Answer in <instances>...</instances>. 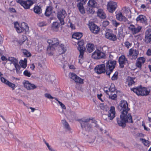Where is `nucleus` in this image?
Masks as SVG:
<instances>
[{"mask_svg":"<svg viewBox=\"0 0 151 151\" xmlns=\"http://www.w3.org/2000/svg\"><path fill=\"white\" fill-rule=\"evenodd\" d=\"M118 109L121 111L120 118L116 119L118 124L122 127H124L127 122H133L132 117L130 114L128 113L130 109L128 107V104L125 100H122L118 107Z\"/></svg>","mask_w":151,"mask_h":151,"instance_id":"f257e3e1","label":"nucleus"},{"mask_svg":"<svg viewBox=\"0 0 151 151\" xmlns=\"http://www.w3.org/2000/svg\"><path fill=\"white\" fill-rule=\"evenodd\" d=\"M79 121L82 128L87 131H90L94 127H98L97 122L95 120L90 118H83L80 119Z\"/></svg>","mask_w":151,"mask_h":151,"instance_id":"f03ea898","label":"nucleus"},{"mask_svg":"<svg viewBox=\"0 0 151 151\" xmlns=\"http://www.w3.org/2000/svg\"><path fill=\"white\" fill-rule=\"evenodd\" d=\"M131 89V91H133L138 96H147L150 93L149 90H147L145 87H142L141 86L133 88H132Z\"/></svg>","mask_w":151,"mask_h":151,"instance_id":"7ed1b4c3","label":"nucleus"},{"mask_svg":"<svg viewBox=\"0 0 151 151\" xmlns=\"http://www.w3.org/2000/svg\"><path fill=\"white\" fill-rule=\"evenodd\" d=\"M84 42L83 41L81 40L78 41V49L80 52V55L79 56V62L81 63H82V59H83V54L84 52L85 48L83 47L84 45Z\"/></svg>","mask_w":151,"mask_h":151,"instance_id":"20e7f679","label":"nucleus"},{"mask_svg":"<svg viewBox=\"0 0 151 151\" xmlns=\"http://www.w3.org/2000/svg\"><path fill=\"white\" fill-rule=\"evenodd\" d=\"M116 63L115 61L111 60H109L106 63V73L107 75L109 76L111 73L113 71L115 68Z\"/></svg>","mask_w":151,"mask_h":151,"instance_id":"39448f33","label":"nucleus"},{"mask_svg":"<svg viewBox=\"0 0 151 151\" xmlns=\"http://www.w3.org/2000/svg\"><path fill=\"white\" fill-rule=\"evenodd\" d=\"M8 60L11 62V65L13 64L14 66L17 73L18 74L20 73V70L21 67L18 64V60L15 58L12 57H9Z\"/></svg>","mask_w":151,"mask_h":151,"instance_id":"423d86ee","label":"nucleus"},{"mask_svg":"<svg viewBox=\"0 0 151 151\" xmlns=\"http://www.w3.org/2000/svg\"><path fill=\"white\" fill-rule=\"evenodd\" d=\"M105 54L104 52L99 50H96L92 55V58L96 59L105 58Z\"/></svg>","mask_w":151,"mask_h":151,"instance_id":"0eeeda50","label":"nucleus"},{"mask_svg":"<svg viewBox=\"0 0 151 151\" xmlns=\"http://www.w3.org/2000/svg\"><path fill=\"white\" fill-rule=\"evenodd\" d=\"M139 53V51L137 50L131 48L129 50L127 55L131 59L135 60L138 57Z\"/></svg>","mask_w":151,"mask_h":151,"instance_id":"6e6552de","label":"nucleus"},{"mask_svg":"<svg viewBox=\"0 0 151 151\" xmlns=\"http://www.w3.org/2000/svg\"><path fill=\"white\" fill-rule=\"evenodd\" d=\"M66 15V13L65 11L63 9L60 10L58 12L57 14V17L60 21L61 25L64 24V19Z\"/></svg>","mask_w":151,"mask_h":151,"instance_id":"1a4fd4ad","label":"nucleus"},{"mask_svg":"<svg viewBox=\"0 0 151 151\" xmlns=\"http://www.w3.org/2000/svg\"><path fill=\"white\" fill-rule=\"evenodd\" d=\"M24 86L27 90H33L37 88L34 84L30 83L28 81H24L22 82Z\"/></svg>","mask_w":151,"mask_h":151,"instance_id":"9d476101","label":"nucleus"},{"mask_svg":"<svg viewBox=\"0 0 151 151\" xmlns=\"http://www.w3.org/2000/svg\"><path fill=\"white\" fill-rule=\"evenodd\" d=\"M117 6L116 2L110 1L108 2L107 4V9L108 11L110 13H112L114 11Z\"/></svg>","mask_w":151,"mask_h":151,"instance_id":"9b49d317","label":"nucleus"},{"mask_svg":"<svg viewBox=\"0 0 151 151\" xmlns=\"http://www.w3.org/2000/svg\"><path fill=\"white\" fill-rule=\"evenodd\" d=\"M69 76L70 78L72 79L76 83L81 84L83 83L84 80L77 76L75 74L73 73H69Z\"/></svg>","mask_w":151,"mask_h":151,"instance_id":"f8f14e48","label":"nucleus"},{"mask_svg":"<svg viewBox=\"0 0 151 151\" xmlns=\"http://www.w3.org/2000/svg\"><path fill=\"white\" fill-rule=\"evenodd\" d=\"M95 71L98 74L104 73L106 72L105 65L102 64L96 65L95 68Z\"/></svg>","mask_w":151,"mask_h":151,"instance_id":"ddd939ff","label":"nucleus"},{"mask_svg":"<svg viewBox=\"0 0 151 151\" xmlns=\"http://www.w3.org/2000/svg\"><path fill=\"white\" fill-rule=\"evenodd\" d=\"M142 27L140 26H135L133 25H131L129 27V29L131 31L133 35H134L139 32Z\"/></svg>","mask_w":151,"mask_h":151,"instance_id":"4468645a","label":"nucleus"},{"mask_svg":"<svg viewBox=\"0 0 151 151\" xmlns=\"http://www.w3.org/2000/svg\"><path fill=\"white\" fill-rule=\"evenodd\" d=\"M88 26L91 31L94 34H97L100 31V28L93 23H89Z\"/></svg>","mask_w":151,"mask_h":151,"instance_id":"2eb2a0df","label":"nucleus"},{"mask_svg":"<svg viewBox=\"0 0 151 151\" xmlns=\"http://www.w3.org/2000/svg\"><path fill=\"white\" fill-rule=\"evenodd\" d=\"M146 60V59L144 57H139L137 58L135 65L140 70L142 69V66Z\"/></svg>","mask_w":151,"mask_h":151,"instance_id":"dca6fc26","label":"nucleus"},{"mask_svg":"<svg viewBox=\"0 0 151 151\" xmlns=\"http://www.w3.org/2000/svg\"><path fill=\"white\" fill-rule=\"evenodd\" d=\"M115 109L114 107L111 106L108 112V119L111 120H112L115 116Z\"/></svg>","mask_w":151,"mask_h":151,"instance_id":"f3484780","label":"nucleus"},{"mask_svg":"<svg viewBox=\"0 0 151 151\" xmlns=\"http://www.w3.org/2000/svg\"><path fill=\"white\" fill-rule=\"evenodd\" d=\"M145 42L149 43L151 41V29H148L145 33Z\"/></svg>","mask_w":151,"mask_h":151,"instance_id":"a211bd4d","label":"nucleus"},{"mask_svg":"<svg viewBox=\"0 0 151 151\" xmlns=\"http://www.w3.org/2000/svg\"><path fill=\"white\" fill-rule=\"evenodd\" d=\"M0 80L2 82L4 83L14 90L15 87V85L9 82L3 77L1 78Z\"/></svg>","mask_w":151,"mask_h":151,"instance_id":"6ab92c4d","label":"nucleus"},{"mask_svg":"<svg viewBox=\"0 0 151 151\" xmlns=\"http://www.w3.org/2000/svg\"><path fill=\"white\" fill-rule=\"evenodd\" d=\"M105 37L106 38L112 41H115L117 40L116 36L109 32H106V33Z\"/></svg>","mask_w":151,"mask_h":151,"instance_id":"aec40b11","label":"nucleus"},{"mask_svg":"<svg viewBox=\"0 0 151 151\" xmlns=\"http://www.w3.org/2000/svg\"><path fill=\"white\" fill-rule=\"evenodd\" d=\"M29 28L27 24L25 22H23L21 24V29L18 30V32L20 33L24 31L26 32H28Z\"/></svg>","mask_w":151,"mask_h":151,"instance_id":"412c9836","label":"nucleus"},{"mask_svg":"<svg viewBox=\"0 0 151 151\" xmlns=\"http://www.w3.org/2000/svg\"><path fill=\"white\" fill-rule=\"evenodd\" d=\"M119 61L120 66L121 68H123L124 65L127 62V59L124 55H122L119 58Z\"/></svg>","mask_w":151,"mask_h":151,"instance_id":"4be33fe9","label":"nucleus"},{"mask_svg":"<svg viewBox=\"0 0 151 151\" xmlns=\"http://www.w3.org/2000/svg\"><path fill=\"white\" fill-rule=\"evenodd\" d=\"M47 42L50 45L52 46H56L59 44V42L58 39L56 38H54L52 39H48Z\"/></svg>","mask_w":151,"mask_h":151,"instance_id":"5701e85b","label":"nucleus"},{"mask_svg":"<svg viewBox=\"0 0 151 151\" xmlns=\"http://www.w3.org/2000/svg\"><path fill=\"white\" fill-rule=\"evenodd\" d=\"M97 14L98 16L101 19H104L106 18V14L103 10L101 9H99Z\"/></svg>","mask_w":151,"mask_h":151,"instance_id":"b1692460","label":"nucleus"},{"mask_svg":"<svg viewBox=\"0 0 151 151\" xmlns=\"http://www.w3.org/2000/svg\"><path fill=\"white\" fill-rule=\"evenodd\" d=\"M33 4V2L32 1L30 0H28L24 1L22 6L26 9H28L30 8V7Z\"/></svg>","mask_w":151,"mask_h":151,"instance_id":"393cba45","label":"nucleus"},{"mask_svg":"<svg viewBox=\"0 0 151 151\" xmlns=\"http://www.w3.org/2000/svg\"><path fill=\"white\" fill-rule=\"evenodd\" d=\"M116 19L119 21H123L126 22L127 21V19L126 17L123 16L121 12L117 14L116 15Z\"/></svg>","mask_w":151,"mask_h":151,"instance_id":"a878e982","label":"nucleus"},{"mask_svg":"<svg viewBox=\"0 0 151 151\" xmlns=\"http://www.w3.org/2000/svg\"><path fill=\"white\" fill-rule=\"evenodd\" d=\"M136 21L140 22L146 24L147 19L146 17L143 15H140L137 18Z\"/></svg>","mask_w":151,"mask_h":151,"instance_id":"bb28decb","label":"nucleus"},{"mask_svg":"<svg viewBox=\"0 0 151 151\" xmlns=\"http://www.w3.org/2000/svg\"><path fill=\"white\" fill-rule=\"evenodd\" d=\"M55 50V47L51 45L48 46L47 48V52L49 55H52L53 54V52Z\"/></svg>","mask_w":151,"mask_h":151,"instance_id":"cd10ccee","label":"nucleus"},{"mask_svg":"<svg viewBox=\"0 0 151 151\" xmlns=\"http://www.w3.org/2000/svg\"><path fill=\"white\" fill-rule=\"evenodd\" d=\"M62 123L63 127L67 131H70V128L68 123L65 120H63L62 121Z\"/></svg>","mask_w":151,"mask_h":151,"instance_id":"c85d7f7f","label":"nucleus"},{"mask_svg":"<svg viewBox=\"0 0 151 151\" xmlns=\"http://www.w3.org/2000/svg\"><path fill=\"white\" fill-rule=\"evenodd\" d=\"M135 79V78H133L129 76L128 77L127 81L128 82V85L129 86L135 85V82L134 81Z\"/></svg>","mask_w":151,"mask_h":151,"instance_id":"c756f323","label":"nucleus"},{"mask_svg":"<svg viewBox=\"0 0 151 151\" xmlns=\"http://www.w3.org/2000/svg\"><path fill=\"white\" fill-rule=\"evenodd\" d=\"M83 36V34L80 32H76L74 33L72 36V38L74 39L79 40Z\"/></svg>","mask_w":151,"mask_h":151,"instance_id":"7c9ffc66","label":"nucleus"},{"mask_svg":"<svg viewBox=\"0 0 151 151\" xmlns=\"http://www.w3.org/2000/svg\"><path fill=\"white\" fill-rule=\"evenodd\" d=\"M86 48L88 51L90 53L92 52L94 49V46L93 44L88 43L87 45Z\"/></svg>","mask_w":151,"mask_h":151,"instance_id":"2f4dec72","label":"nucleus"},{"mask_svg":"<svg viewBox=\"0 0 151 151\" xmlns=\"http://www.w3.org/2000/svg\"><path fill=\"white\" fill-rule=\"evenodd\" d=\"M53 8L51 6H48L46 9L45 12V14L47 16H49L52 13V12Z\"/></svg>","mask_w":151,"mask_h":151,"instance_id":"473e14b6","label":"nucleus"},{"mask_svg":"<svg viewBox=\"0 0 151 151\" xmlns=\"http://www.w3.org/2000/svg\"><path fill=\"white\" fill-rule=\"evenodd\" d=\"M88 4L89 6L93 7H96L97 3L94 0H89Z\"/></svg>","mask_w":151,"mask_h":151,"instance_id":"72a5a7b5","label":"nucleus"},{"mask_svg":"<svg viewBox=\"0 0 151 151\" xmlns=\"http://www.w3.org/2000/svg\"><path fill=\"white\" fill-rule=\"evenodd\" d=\"M35 13L37 14H40L41 13L42 10L40 7L38 6H35L33 9Z\"/></svg>","mask_w":151,"mask_h":151,"instance_id":"f704fd0d","label":"nucleus"},{"mask_svg":"<svg viewBox=\"0 0 151 151\" xmlns=\"http://www.w3.org/2000/svg\"><path fill=\"white\" fill-rule=\"evenodd\" d=\"M19 64L20 66L25 68L27 66V60L26 58H24V60H21L19 61Z\"/></svg>","mask_w":151,"mask_h":151,"instance_id":"c9c22d12","label":"nucleus"},{"mask_svg":"<svg viewBox=\"0 0 151 151\" xmlns=\"http://www.w3.org/2000/svg\"><path fill=\"white\" fill-rule=\"evenodd\" d=\"M83 5L81 3H79L77 4V6L80 12L82 14H84L85 13V10L84 9Z\"/></svg>","mask_w":151,"mask_h":151,"instance_id":"e433bc0d","label":"nucleus"},{"mask_svg":"<svg viewBox=\"0 0 151 151\" xmlns=\"http://www.w3.org/2000/svg\"><path fill=\"white\" fill-rule=\"evenodd\" d=\"M59 27L60 24L58 22H54L52 24V28L55 31H57Z\"/></svg>","mask_w":151,"mask_h":151,"instance_id":"4c0bfd02","label":"nucleus"},{"mask_svg":"<svg viewBox=\"0 0 151 151\" xmlns=\"http://www.w3.org/2000/svg\"><path fill=\"white\" fill-rule=\"evenodd\" d=\"M59 54H62L64 53L66 51V49L63 44H61L59 47Z\"/></svg>","mask_w":151,"mask_h":151,"instance_id":"58836bf2","label":"nucleus"},{"mask_svg":"<svg viewBox=\"0 0 151 151\" xmlns=\"http://www.w3.org/2000/svg\"><path fill=\"white\" fill-rule=\"evenodd\" d=\"M109 92H110V93H114L116 90L115 85L113 83L111 84L110 87L109 88Z\"/></svg>","mask_w":151,"mask_h":151,"instance_id":"ea45409f","label":"nucleus"},{"mask_svg":"<svg viewBox=\"0 0 151 151\" xmlns=\"http://www.w3.org/2000/svg\"><path fill=\"white\" fill-rule=\"evenodd\" d=\"M43 142L46 144L47 147L49 150L50 151H55L54 149L52 147L50 146L49 144L47 143L45 139H44L43 140Z\"/></svg>","mask_w":151,"mask_h":151,"instance_id":"a19ab883","label":"nucleus"},{"mask_svg":"<svg viewBox=\"0 0 151 151\" xmlns=\"http://www.w3.org/2000/svg\"><path fill=\"white\" fill-rule=\"evenodd\" d=\"M69 116L71 119H73L76 118V114L73 111H70L69 114Z\"/></svg>","mask_w":151,"mask_h":151,"instance_id":"79ce46f5","label":"nucleus"},{"mask_svg":"<svg viewBox=\"0 0 151 151\" xmlns=\"http://www.w3.org/2000/svg\"><path fill=\"white\" fill-rule=\"evenodd\" d=\"M24 75L26 76L29 77L32 75V74L28 70H25L23 72Z\"/></svg>","mask_w":151,"mask_h":151,"instance_id":"37998d69","label":"nucleus"},{"mask_svg":"<svg viewBox=\"0 0 151 151\" xmlns=\"http://www.w3.org/2000/svg\"><path fill=\"white\" fill-rule=\"evenodd\" d=\"M14 27L16 29V30L18 32V29H21V24L20 25L17 22L14 23Z\"/></svg>","mask_w":151,"mask_h":151,"instance_id":"c03bdc74","label":"nucleus"},{"mask_svg":"<svg viewBox=\"0 0 151 151\" xmlns=\"http://www.w3.org/2000/svg\"><path fill=\"white\" fill-rule=\"evenodd\" d=\"M124 45L127 48L129 49L132 46V43L129 42V41H127L124 43Z\"/></svg>","mask_w":151,"mask_h":151,"instance_id":"a18cd8bd","label":"nucleus"},{"mask_svg":"<svg viewBox=\"0 0 151 151\" xmlns=\"http://www.w3.org/2000/svg\"><path fill=\"white\" fill-rule=\"evenodd\" d=\"M111 95H109V98L112 100H116L117 98V96L116 94L111 93Z\"/></svg>","mask_w":151,"mask_h":151,"instance_id":"49530a36","label":"nucleus"},{"mask_svg":"<svg viewBox=\"0 0 151 151\" xmlns=\"http://www.w3.org/2000/svg\"><path fill=\"white\" fill-rule=\"evenodd\" d=\"M118 75V72H115L111 77L112 80L113 81L116 80L117 79Z\"/></svg>","mask_w":151,"mask_h":151,"instance_id":"de8ad7c7","label":"nucleus"},{"mask_svg":"<svg viewBox=\"0 0 151 151\" xmlns=\"http://www.w3.org/2000/svg\"><path fill=\"white\" fill-rule=\"evenodd\" d=\"M140 140L142 142L145 146H147L149 145V141L147 140H146L145 139L142 138L140 139Z\"/></svg>","mask_w":151,"mask_h":151,"instance_id":"09e8293b","label":"nucleus"},{"mask_svg":"<svg viewBox=\"0 0 151 151\" xmlns=\"http://www.w3.org/2000/svg\"><path fill=\"white\" fill-rule=\"evenodd\" d=\"M22 38L23 39V40L19 41V43L20 45H22L27 40V38L26 36L23 35Z\"/></svg>","mask_w":151,"mask_h":151,"instance_id":"8fccbe9b","label":"nucleus"},{"mask_svg":"<svg viewBox=\"0 0 151 151\" xmlns=\"http://www.w3.org/2000/svg\"><path fill=\"white\" fill-rule=\"evenodd\" d=\"M109 88L105 87L104 88V91L108 95H110L111 94L110 93V92H109Z\"/></svg>","mask_w":151,"mask_h":151,"instance_id":"3c124183","label":"nucleus"},{"mask_svg":"<svg viewBox=\"0 0 151 151\" xmlns=\"http://www.w3.org/2000/svg\"><path fill=\"white\" fill-rule=\"evenodd\" d=\"M23 53L25 55H26L27 57H29L31 55L30 53L26 50H24L23 51Z\"/></svg>","mask_w":151,"mask_h":151,"instance_id":"603ef678","label":"nucleus"},{"mask_svg":"<svg viewBox=\"0 0 151 151\" xmlns=\"http://www.w3.org/2000/svg\"><path fill=\"white\" fill-rule=\"evenodd\" d=\"M111 22L113 25L115 27H117L118 25L119 24V23L117 22L115 20H112L111 21Z\"/></svg>","mask_w":151,"mask_h":151,"instance_id":"864d4df0","label":"nucleus"},{"mask_svg":"<svg viewBox=\"0 0 151 151\" xmlns=\"http://www.w3.org/2000/svg\"><path fill=\"white\" fill-rule=\"evenodd\" d=\"M100 107L101 109L103 110H106V108L107 107L106 106H104L103 104H101L100 105Z\"/></svg>","mask_w":151,"mask_h":151,"instance_id":"5fc2aeb1","label":"nucleus"},{"mask_svg":"<svg viewBox=\"0 0 151 151\" xmlns=\"http://www.w3.org/2000/svg\"><path fill=\"white\" fill-rule=\"evenodd\" d=\"M38 66L41 68H43L45 65V63L43 62H39L38 63Z\"/></svg>","mask_w":151,"mask_h":151,"instance_id":"6e6d98bb","label":"nucleus"},{"mask_svg":"<svg viewBox=\"0 0 151 151\" xmlns=\"http://www.w3.org/2000/svg\"><path fill=\"white\" fill-rule=\"evenodd\" d=\"M45 96L49 99H53L54 97H52L50 94L47 93H45Z\"/></svg>","mask_w":151,"mask_h":151,"instance_id":"4d7b16f0","label":"nucleus"},{"mask_svg":"<svg viewBox=\"0 0 151 151\" xmlns=\"http://www.w3.org/2000/svg\"><path fill=\"white\" fill-rule=\"evenodd\" d=\"M109 24V22L107 21H104L103 22V25L104 27H106Z\"/></svg>","mask_w":151,"mask_h":151,"instance_id":"13d9d810","label":"nucleus"},{"mask_svg":"<svg viewBox=\"0 0 151 151\" xmlns=\"http://www.w3.org/2000/svg\"><path fill=\"white\" fill-rule=\"evenodd\" d=\"M38 25L40 27H43L46 25V24L44 22H41L38 24Z\"/></svg>","mask_w":151,"mask_h":151,"instance_id":"bf43d9fd","label":"nucleus"},{"mask_svg":"<svg viewBox=\"0 0 151 151\" xmlns=\"http://www.w3.org/2000/svg\"><path fill=\"white\" fill-rule=\"evenodd\" d=\"M16 1L17 3L19 4L22 6L23 5L24 3V1L22 0H16Z\"/></svg>","mask_w":151,"mask_h":151,"instance_id":"052dcab7","label":"nucleus"},{"mask_svg":"<svg viewBox=\"0 0 151 151\" xmlns=\"http://www.w3.org/2000/svg\"><path fill=\"white\" fill-rule=\"evenodd\" d=\"M9 11L11 12L15 13L16 12V11L15 9L12 8H9L8 9Z\"/></svg>","mask_w":151,"mask_h":151,"instance_id":"680f3d73","label":"nucleus"},{"mask_svg":"<svg viewBox=\"0 0 151 151\" xmlns=\"http://www.w3.org/2000/svg\"><path fill=\"white\" fill-rule=\"evenodd\" d=\"M58 103L61 106V107L63 109H66V107L65 105L63 104L62 103L60 102V101H58Z\"/></svg>","mask_w":151,"mask_h":151,"instance_id":"e2e57ef3","label":"nucleus"},{"mask_svg":"<svg viewBox=\"0 0 151 151\" xmlns=\"http://www.w3.org/2000/svg\"><path fill=\"white\" fill-rule=\"evenodd\" d=\"M88 12L91 14H93L94 12V11L92 8H89L88 10Z\"/></svg>","mask_w":151,"mask_h":151,"instance_id":"0e129e2a","label":"nucleus"},{"mask_svg":"<svg viewBox=\"0 0 151 151\" xmlns=\"http://www.w3.org/2000/svg\"><path fill=\"white\" fill-rule=\"evenodd\" d=\"M141 8L143 9L144 10L146 11L147 9V7L146 6L145 4H142L140 6Z\"/></svg>","mask_w":151,"mask_h":151,"instance_id":"69168bd1","label":"nucleus"},{"mask_svg":"<svg viewBox=\"0 0 151 151\" xmlns=\"http://www.w3.org/2000/svg\"><path fill=\"white\" fill-rule=\"evenodd\" d=\"M146 54L148 56L151 55V49H148L146 52Z\"/></svg>","mask_w":151,"mask_h":151,"instance_id":"338daca9","label":"nucleus"},{"mask_svg":"<svg viewBox=\"0 0 151 151\" xmlns=\"http://www.w3.org/2000/svg\"><path fill=\"white\" fill-rule=\"evenodd\" d=\"M147 115L148 118V120L149 121L151 119V112L148 113Z\"/></svg>","mask_w":151,"mask_h":151,"instance_id":"774afa93","label":"nucleus"}]
</instances>
